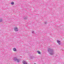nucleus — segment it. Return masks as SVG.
I'll return each mask as SVG.
<instances>
[{"label": "nucleus", "instance_id": "nucleus-1", "mask_svg": "<svg viewBox=\"0 0 64 64\" xmlns=\"http://www.w3.org/2000/svg\"><path fill=\"white\" fill-rule=\"evenodd\" d=\"M48 51L49 52V53L50 55H53L54 54V50L51 48H49L48 49Z\"/></svg>", "mask_w": 64, "mask_h": 64}, {"label": "nucleus", "instance_id": "nucleus-2", "mask_svg": "<svg viewBox=\"0 0 64 64\" xmlns=\"http://www.w3.org/2000/svg\"><path fill=\"white\" fill-rule=\"evenodd\" d=\"M14 30L16 32H17V31H18V28L17 27H15L14 29Z\"/></svg>", "mask_w": 64, "mask_h": 64}, {"label": "nucleus", "instance_id": "nucleus-3", "mask_svg": "<svg viewBox=\"0 0 64 64\" xmlns=\"http://www.w3.org/2000/svg\"><path fill=\"white\" fill-rule=\"evenodd\" d=\"M57 43H58L59 45H60V44H61V43H60V41L59 40H58L57 41Z\"/></svg>", "mask_w": 64, "mask_h": 64}, {"label": "nucleus", "instance_id": "nucleus-4", "mask_svg": "<svg viewBox=\"0 0 64 64\" xmlns=\"http://www.w3.org/2000/svg\"><path fill=\"white\" fill-rule=\"evenodd\" d=\"M13 51H14V52H16V51H17L16 48H14L13 49Z\"/></svg>", "mask_w": 64, "mask_h": 64}, {"label": "nucleus", "instance_id": "nucleus-5", "mask_svg": "<svg viewBox=\"0 0 64 64\" xmlns=\"http://www.w3.org/2000/svg\"><path fill=\"white\" fill-rule=\"evenodd\" d=\"M14 61H17V60L16 58H14Z\"/></svg>", "mask_w": 64, "mask_h": 64}, {"label": "nucleus", "instance_id": "nucleus-6", "mask_svg": "<svg viewBox=\"0 0 64 64\" xmlns=\"http://www.w3.org/2000/svg\"><path fill=\"white\" fill-rule=\"evenodd\" d=\"M18 62H19V61H20V60H16Z\"/></svg>", "mask_w": 64, "mask_h": 64}, {"label": "nucleus", "instance_id": "nucleus-7", "mask_svg": "<svg viewBox=\"0 0 64 64\" xmlns=\"http://www.w3.org/2000/svg\"><path fill=\"white\" fill-rule=\"evenodd\" d=\"M3 21V20L2 19H1L0 20V22H2Z\"/></svg>", "mask_w": 64, "mask_h": 64}, {"label": "nucleus", "instance_id": "nucleus-8", "mask_svg": "<svg viewBox=\"0 0 64 64\" xmlns=\"http://www.w3.org/2000/svg\"><path fill=\"white\" fill-rule=\"evenodd\" d=\"M14 4V2H12L11 3V4L12 5H13V4Z\"/></svg>", "mask_w": 64, "mask_h": 64}, {"label": "nucleus", "instance_id": "nucleus-9", "mask_svg": "<svg viewBox=\"0 0 64 64\" xmlns=\"http://www.w3.org/2000/svg\"><path fill=\"white\" fill-rule=\"evenodd\" d=\"M38 54H41V53H40V52L39 51H38Z\"/></svg>", "mask_w": 64, "mask_h": 64}, {"label": "nucleus", "instance_id": "nucleus-10", "mask_svg": "<svg viewBox=\"0 0 64 64\" xmlns=\"http://www.w3.org/2000/svg\"><path fill=\"white\" fill-rule=\"evenodd\" d=\"M34 33V31H32V33Z\"/></svg>", "mask_w": 64, "mask_h": 64}, {"label": "nucleus", "instance_id": "nucleus-11", "mask_svg": "<svg viewBox=\"0 0 64 64\" xmlns=\"http://www.w3.org/2000/svg\"><path fill=\"white\" fill-rule=\"evenodd\" d=\"M44 23L45 24H46V22H45Z\"/></svg>", "mask_w": 64, "mask_h": 64}, {"label": "nucleus", "instance_id": "nucleus-12", "mask_svg": "<svg viewBox=\"0 0 64 64\" xmlns=\"http://www.w3.org/2000/svg\"><path fill=\"white\" fill-rule=\"evenodd\" d=\"M26 18H24V19H26Z\"/></svg>", "mask_w": 64, "mask_h": 64}]
</instances>
